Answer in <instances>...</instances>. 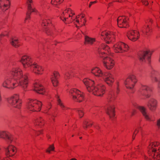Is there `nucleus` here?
Returning <instances> with one entry per match:
<instances>
[{
    "label": "nucleus",
    "mask_w": 160,
    "mask_h": 160,
    "mask_svg": "<svg viewBox=\"0 0 160 160\" xmlns=\"http://www.w3.org/2000/svg\"><path fill=\"white\" fill-rule=\"evenodd\" d=\"M12 77L7 76L5 78L2 83V86L5 88L13 89L19 85L24 91L28 84L27 76L23 75L21 69L17 68H14L11 71Z\"/></svg>",
    "instance_id": "1"
},
{
    "label": "nucleus",
    "mask_w": 160,
    "mask_h": 160,
    "mask_svg": "<svg viewBox=\"0 0 160 160\" xmlns=\"http://www.w3.org/2000/svg\"><path fill=\"white\" fill-rule=\"evenodd\" d=\"M20 62L26 70L31 71L38 74H42L43 69L42 67L33 62L32 59L29 56L27 55L23 56Z\"/></svg>",
    "instance_id": "2"
},
{
    "label": "nucleus",
    "mask_w": 160,
    "mask_h": 160,
    "mask_svg": "<svg viewBox=\"0 0 160 160\" xmlns=\"http://www.w3.org/2000/svg\"><path fill=\"white\" fill-rule=\"evenodd\" d=\"M83 82L87 91L93 95L102 96L104 93L105 88L104 85L100 84L95 86L94 85L95 82L87 78L84 79Z\"/></svg>",
    "instance_id": "3"
},
{
    "label": "nucleus",
    "mask_w": 160,
    "mask_h": 160,
    "mask_svg": "<svg viewBox=\"0 0 160 160\" xmlns=\"http://www.w3.org/2000/svg\"><path fill=\"white\" fill-rule=\"evenodd\" d=\"M109 47L104 44L101 45L98 49V52L99 53L100 56L103 58L102 62L103 65L108 69H110L113 68L114 64V62L112 59L110 57L108 56L105 53L102 51L107 50L109 52Z\"/></svg>",
    "instance_id": "4"
},
{
    "label": "nucleus",
    "mask_w": 160,
    "mask_h": 160,
    "mask_svg": "<svg viewBox=\"0 0 160 160\" xmlns=\"http://www.w3.org/2000/svg\"><path fill=\"white\" fill-rule=\"evenodd\" d=\"M91 72L96 76L103 78L109 85H112L114 81L113 76L110 73H104L98 68L96 67L91 69Z\"/></svg>",
    "instance_id": "5"
},
{
    "label": "nucleus",
    "mask_w": 160,
    "mask_h": 160,
    "mask_svg": "<svg viewBox=\"0 0 160 160\" xmlns=\"http://www.w3.org/2000/svg\"><path fill=\"white\" fill-rule=\"evenodd\" d=\"M74 16V11L69 8H67L63 11L60 18L62 21L67 24L72 22Z\"/></svg>",
    "instance_id": "6"
},
{
    "label": "nucleus",
    "mask_w": 160,
    "mask_h": 160,
    "mask_svg": "<svg viewBox=\"0 0 160 160\" xmlns=\"http://www.w3.org/2000/svg\"><path fill=\"white\" fill-rule=\"evenodd\" d=\"M149 152H152V155L154 159L159 160L160 159V144L158 142L151 143L148 147Z\"/></svg>",
    "instance_id": "7"
},
{
    "label": "nucleus",
    "mask_w": 160,
    "mask_h": 160,
    "mask_svg": "<svg viewBox=\"0 0 160 160\" xmlns=\"http://www.w3.org/2000/svg\"><path fill=\"white\" fill-rule=\"evenodd\" d=\"M42 106V102L36 99H29L27 102V108L32 111H40Z\"/></svg>",
    "instance_id": "8"
},
{
    "label": "nucleus",
    "mask_w": 160,
    "mask_h": 160,
    "mask_svg": "<svg viewBox=\"0 0 160 160\" xmlns=\"http://www.w3.org/2000/svg\"><path fill=\"white\" fill-rule=\"evenodd\" d=\"M86 20L84 14H81L77 16H74L72 23H73L78 28L84 25L86 23Z\"/></svg>",
    "instance_id": "9"
},
{
    "label": "nucleus",
    "mask_w": 160,
    "mask_h": 160,
    "mask_svg": "<svg viewBox=\"0 0 160 160\" xmlns=\"http://www.w3.org/2000/svg\"><path fill=\"white\" fill-rule=\"evenodd\" d=\"M69 93L72 99L75 101L80 102L83 100V93L77 89L73 88L71 89Z\"/></svg>",
    "instance_id": "10"
},
{
    "label": "nucleus",
    "mask_w": 160,
    "mask_h": 160,
    "mask_svg": "<svg viewBox=\"0 0 160 160\" xmlns=\"http://www.w3.org/2000/svg\"><path fill=\"white\" fill-rule=\"evenodd\" d=\"M9 103L14 107L20 108L21 104V101L19 99L18 95L16 94L8 99Z\"/></svg>",
    "instance_id": "11"
},
{
    "label": "nucleus",
    "mask_w": 160,
    "mask_h": 160,
    "mask_svg": "<svg viewBox=\"0 0 160 160\" xmlns=\"http://www.w3.org/2000/svg\"><path fill=\"white\" fill-rule=\"evenodd\" d=\"M128 18L124 16H120L117 19L118 25L120 28H127L129 26Z\"/></svg>",
    "instance_id": "12"
},
{
    "label": "nucleus",
    "mask_w": 160,
    "mask_h": 160,
    "mask_svg": "<svg viewBox=\"0 0 160 160\" xmlns=\"http://www.w3.org/2000/svg\"><path fill=\"white\" fill-rule=\"evenodd\" d=\"M151 55L149 51H140L138 53V58L141 62H145L147 60L149 62Z\"/></svg>",
    "instance_id": "13"
},
{
    "label": "nucleus",
    "mask_w": 160,
    "mask_h": 160,
    "mask_svg": "<svg viewBox=\"0 0 160 160\" xmlns=\"http://www.w3.org/2000/svg\"><path fill=\"white\" fill-rule=\"evenodd\" d=\"M113 48L116 52L122 53L127 51L128 50V47L124 43L119 42L115 44Z\"/></svg>",
    "instance_id": "14"
},
{
    "label": "nucleus",
    "mask_w": 160,
    "mask_h": 160,
    "mask_svg": "<svg viewBox=\"0 0 160 160\" xmlns=\"http://www.w3.org/2000/svg\"><path fill=\"white\" fill-rule=\"evenodd\" d=\"M137 82V80L136 77L133 75H131L125 80L124 83L126 87L127 88L132 89Z\"/></svg>",
    "instance_id": "15"
},
{
    "label": "nucleus",
    "mask_w": 160,
    "mask_h": 160,
    "mask_svg": "<svg viewBox=\"0 0 160 160\" xmlns=\"http://www.w3.org/2000/svg\"><path fill=\"white\" fill-rule=\"evenodd\" d=\"M41 25L44 29H56L54 28V25L52 23L51 20L48 18H45L42 20Z\"/></svg>",
    "instance_id": "16"
},
{
    "label": "nucleus",
    "mask_w": 160,
    "mask_h": 160,
    "mask_svg": "<svg viewBox=\"0 0 160 160\" xmlns=\"http://www.w3.org/2000/svg\"><path fill=\"white\" fill-rule=\"evenodd\" d=\"M119 92V90L118 87L115 90L111 89L108 97V101L112 102H113L117 97Z\"/></svg>",
    "instance_id": "17"
},
{
    "label": "nucleus",
    "mask_w": 160,
    "mask_h": 160,
    "mask_svg": "<svg viewBox=\"0 0 160 160\" xmlns=\"http://www.w3.org/2000/svg\"><path fill=\"white\" fill-rule=\"evenodd\" d=\"M152 89L146 85H142L139 90L141 94L145 96L147 98H148L150 96V93Z\"/></svg>",
    "instance_id": "18"
},
{
    "label": "nucleus",
    "mask_w": 160,
    "mask_h": 160,
    "mask_svg": "<svg viewBox=\"0 0 160 160\" xmlns=\"http://www.w3.org/2000/svg\"><path fill=\"white\" fill-rule=\"evenodd\" d=\"M10 5V0H0V10L3 12L8 10Z\"/></svg>",
    "instance_id": "19"
},
{
    "label": "nucleus",
    "mask_w": 160,
    "mask_h": 160,
    "mask_svg": "<svg viewBox=\"0 0 160 160\" xmlns=\"http://www.w3.org/2000/svg\"><path fill=\"white\" fill-rule=\"evenodd\" d=\"M139 33L138 31H128L127 33V36L130 40L135 41L138 38Z\"/></svg>",
    "instance_id": "20"
},
{
    "label": "nucleus",
    "mask_w": 160,
    "mask_h": 160,
    "mask_svg": "<svg viewBox=\"0 0 160 160\" xmlns=\"http://www.w3.org/2000/svg\"><path fill=\"white\" fill-rule=\"evenodd\" d=\"M145 24L143 26V29L152 30L154 29V23L152 19L148 18L145 21Z\"/></svg>",
    "instance_id": "21"
},
{
    "label": "nucleus",
    "mask_w": 160,
    "mask_h": 160,
    "mask_svg": "<svg viewBox=\"0 0 160 160\" xmlns=\"http://www.w3.org/2000/svg\"><path fill=\"white\" fill-rule=\"evenodd\" d=\"M115 108L114 106L112 104L109 105L107 107L105 108L107 114L109 116L110 118L112 120L115 116Z\"/></svg>",
    "instance_id": "22"
},
{
    "label": "nucleus",
    "mask_w": 160,
    "mask_h": 160,
    "mask_svg": "<svg viewBox=\"0 0 160 160\" xmlns=\"http://www.w3.org/2000/svg\"><path fill=\"white\" fill-rule=\"evenodd\" d=\"M0 138L5 140L8 143H11L12 141L11 134L8 132L3 131L0 132Z\"/></svg>",
    "instance_id": "23"
},
{
    "label": "nucleus",
    "mask_w": 160,
    "mask_h": 160,
    "mask_svg": "<svg viewBox=\"0 0 160 160\" xmlns=\"http://www.w3.org/2000/svg\"><path fill=\"white\" fill-rule=\"evenodd\" d=\"M157 105V102L153 98L150 99L147 104V106L148 108L152 111H153L155 110Z\"/></svg>",
    "instance_id": "24"
},
{
    "label": "nucleus",
    "mask_w": 160,
    "mask_h": 160,
    "mask_svg": "<svg viewBox=\"0 0 160 160\" xmlns=\"http://www.w3.org/2000/svg\"><path fill=\"white\" fill-rule=\"evenodd\" d=\"M26 3L27 5L28 10V12H34L37 13L38 11L33 7V1L32 0H27Z\"/></svg>",
    "instance_id": "25"
},
{
    "label": "nucleus",
    "mask_w": 160,
    "mask_h": 160,
    "mask_svg": "<svg viewBox=\"0 0 160 160\" xmlns=\"http://www.w3.org/2000/svg\"><path fill=\"white\" fill-rule=\"evenodd\" d=\"M5 149L6 154L7 156H13L16 152V148L13 146H10L8 148Z\"/></svg>",
    "instance_id": "26"
},
{
    "label": "nucleus",
    "mask_w": 160,
    "mask_h": 160,
    "mask_svg": "<svg viewBox=\"0 0 160 160\" xmlns=\"http://www.w3.org/2000/svg\"><path fill=\"white\" fill-rule=\"evenodd\" d=\"M34 91L40 94H43L45 92L43 87L40 84L37 83H35L34 85Z\"/></svg>",
    "instance_id": "27"
},
{
    "label": "nucleus",
    "mask_w": 160,
    "mask_h": 160,
    "mask_svg": "<svg viewBox=\"0 0 160 160\" xmlns=\"http://www.w3.org/2000/svg\"><path fill=\"white\" fill-rule=\"evenodd\" d=\"M137 108L140 110L146 119L149 120H151L150 117L147 112V109L146 108L143 106H137Z\"/></svg>",
    "instance_id": "28"
},
{
    "label": "nucleus",
    "mask_w": 160,
    "mask_h": 160,
    "mask_svg": "<svg viewBox=\"0 0 160 160\" xmlns=\"http://www.w3.org/2000/svg\"><path fill=\"white\" fill-rule=\"evenodd\" d=\"M9 41L10 44L16 48H18L20 46L18 38L16 37H12L9 40Z\"/></svg>",
    "instance_id": "29"
},
{
    "label": "nucleus",
    "mask_w": 160,
    "mask_h": 160,
    "mask_svg": "<svg viewBox=\"0 0 160 160\" xmlns=\"http://www.w3.org/2000/svg\"><path fill=\"white\" fill-rule=\"evenodd\" d=\"M59 76L58 73L57 72H55L51 78L52 82L54 87L57 86L58 85V81L57 79Z\"/></svg>",
    "instance_id": "30"
},
{
    "label": "nucleus",
    "mask_w": 160,
    "mask_h": 160,
    "mask_svg": "<svg viewBox=\"0 0 160 160\" xmlns=\"http://www.w3.org/2000/svg\"><path fill=\"white\" fill-rule=\"evenodd\" d=\"M102 35L105 39H108L113 36V33L110 31H104L102 32Z\"/></svg>",
    "instance_id": "31"
},
{
    "label": "nucleus",
    "mask_w": 160,
    "mask_h": 160,
    "mask_svg": "<svg viewBox=\"0 0 160 160\" xmlns=\"http://www.w3.org/2000/svg\"><path fill=\"white\" fill-rule=\"evenodd\" d=\"M34 123L35 126L41 128L44 125V122L43 120L41 117H40L35 120Z\"/></svg>",
    "instance_id": "32"
},
{
    "label": "nucleus",
    "mask_w": 160,
    "mask_h": 160,
    "mask_svg": "<svg viewBox=\"0 0 160 160\" xmlns=\"http://www.w3.org/2000/svg\"><path fill=\"white\" fill-rule=\"evenodd\" d=\"M95 41V38H91L88 36H85V42L84 44H89L92 45L93 42Z\"/></svg>",
    "instance_id": "33"
},
{
    "label": "nucleus",
    "mask_w": 160,
    "mask_h": 160,
    "mask_svg": "<svg viewBox=\"0 0 160 160\" xmlns=\"http://www.w3.org/2000/svg\"><path fill=\"white\" fill-rule=\"evenodd\" d=\"M151 80L152 81L156 82L157 83L158 88L160 89V78L156 77V76L151 75Z\"/></svg>",
    "instance_id": "34"
},
{
    "label": "nucleus",
    "mask_w": 160,
    "mask_h": 160,
    "mask_svg": "<svg viewBox=\"0 0 160 160\" xmlns=\"http://www.w3.org/2000/svg\"><path fill=\"white\" fill-rule=\"evenodd\" d=\"M56 98H57V102L58 104L59 105L62 109L63 110L66 109L68 108L65 106L64 105L63 103L62 102L60 99L59 98V97L58 96H56Z\"/></svg>",
    "instance_id": "35"
},
{
    "label": "nucleus",
    "mask_w": 160,
    "mask_h": 160,
    "mask_svg": "<svg viewBox=\"0 0 160 160\" xmlns=\"http://www.w3.org/2000/svg\"><path fill=\"white\" fill-rule=\"evenodd\" d=\"M63 0H52L51 3L55 6H57L61 4Z\"/></svg>",
    "instance_id": "36"
},
{
    "label": "nucleus",
    "mask_w": 160,
    "mask_h": 160,
    "mask_svg": "<svg viewBox=\"0 0 160 160\" xmlns=\"http://www.w3.org/2000/svg\"><path fill=\"white\" fill-rule=\"evenodd\" d=\"M93 124V122H89L86 121H85L83 122V127L85 129H86L88 127H91Z\"/></svg>",
    "instance_id": "37"
},
{
    "label": "nucleus",
    "mask_w": 160,
    "mask_h": 160,
    "mask_svg": "<svg viewBox=\"0 0 160 160\" xmlns=\"http://www.w3.org/2000/svg\"><path fill=\"white\" fill-rule=\"evenodd\" d=\"M76 110L80 118H82L84 115V112L80 108H78L76 109Z\"/></svg>",
    "instance_id": "38"
},
{
    "label": "nucleus",
    "mask_w": 160,
    "mask_h": 160,
    "mask_svg": "<svg viewBox=\"0 0 160 160\" xmlns=\"http://www.w3.org/2000/svg\"><path fill=\"white\" fill-rule=\"evenodd\" d=\"M30 12H27L26 14V16L25 19V22L26 23L27 22H28V20H30L31 18V13Z\"/></svg>",
    "instance_id": "39"
},
{
    "label": "nucleus",
    "mask_w": 160,
    "mask_h": 160,
    "mask_svg": "<svg viewBox=\"0 0 160 160\" xmlns=\"http://www.w3.org/2000/svg\"><path fill=\"white\" fill-rule=\"evenodd\" d=\"M54 145H51L46 150V152H47L50 153V151L51 150L53 151V150H54Z\"/></svg>",
    "instance_id": "40"
},
{
    "label": "nucleus",
    "mask_w": 160,
    "mask_h": 160,
    "mask_svg": "<svg viewBox=\"0 0 160 160\" xmlns=\"http://www.w3.org/2000/svg\"><path fill=\"white\" fill-rule=\"evenodd\" d=\"M70 75H71L70 72H67L66 73H65V74L64 78L65 79H67L68 78H70Z\"/></svg>",
    "instance_id": "41"
},
{
    "label": "nucleus",
    "mask_w": 160,
    "mask_h": 160,
    "mask_svg": "<svg viewBox=\"0 0 160 160\" xmlns=\"http://www.w3.org/2000/svg\"><path fill=\"white\" fill-rule=\"evenodd\" d=\"M142 4L145 5H148V2L147 0H142Z\"/></svg>",
    "instance_id": "42"
},
{
    "label": "nucleus",
    "mask_w": 160,
    "mask_h": 160,
    "mask_svg": "<svg viewBox=\"0 0 160 160\" xmlns=\"http://www.w3.org/2000/svg\"><path fill=\"white\" fill-rule=\"evenodd\" d=\"M97 2V1H94L90 2V3H89V8H90L91 7V6L93 4H95Z\"/></svg>",
    "instance_id": "43"
},
{
    "label": "nucleus",
    "mask_w": 160,
    "mask_h": 160,
    "mask_svg": "<svg viewBox=\"0 0 160 160\" xmlns=\"http://www.w3.org/2000/svg\"><path fill=\"white\" fill-rule=\"evenodd\" d=\"M157 125L158 128H160V118L157 121Z\"/></svg>",
    "instance_id": "44"
},
{
    "label": "nucleus",
    "mask_w": 160,
    "mask_h": 160,
    "mask_svg": "<svg viewBox=\"0 0 160 160\" xmlns=\"http://www.w3.org/2000/svg\"><path fill=\"white\" fill-rule=\"evenodd\" d=\"M138 130L137 129H136L134 132L133 133V134H134L135 136L138 133Z\"/></svg>",
    "instance_id": "45"
},
{
    "label": "nucleus",
    "mask_w": 160,
    "mask_h": 160,
    "mask_svg": "<svg viewBox=\"0 0 160 160\" xmlns=\"http://www.w3.org/2000/svg\"><path fill=\"white\" fill-rule=\"evenodd\" d=\"M48 110H46L45 111V113L47 114L48 115H51V114L48 112Z\"/></svg>",
    "instance_id": "46"
},
{
    "label": "nucleus",
    "mask_w": 160,
    "mask_h": 160,
    "mask_svg": "<svg viewBox=\"0 0 160 160\" xmlns=\"http://www.w3.org/2000/svg\"><path fill=\"white\" fill-rule=\"evenodd\" d=\"M142 32L144 34V35L145 34H146V35L147 34L148 32L146 31H145V30L143 31H142Z\"/></svg>",
    "instance_id": "47"
},
{
    "label": "nucleus",
    "mask_w": 160,
    "mask_h": 160,
    "mask_svg": "<svg viewBox=\"0 0 160 160\" xmlns=\"http://www.w3.org/2000/svg\"><path fill=\"white\" fill-rule=\"evenodd\" d=\"M145 160H151L149 159H148V158H146V156L145 157Z\"/></svg>",
    "instance_id": "48"
},
{
    "label": "nucleus",
    "mask_w": 160,
    "mask_h": 160,
    "mask_svg": "<svg viewBox=\"0 0 160 160\" xmlns=\"http://www.w3.org/2000/svg\"><path fill=\"white\" fill-rule=\"evenodd\" d=\"M101 2L102 3H104V2H103V0H101Z\"/></svg>",
    "instance_id": "49"
},
{
    "label": "nucleus",
    "mask_w": 160,
    "mask_h": 160,
    "mask_svg": "<svg viewBox=\"0 0 160 160\" xmlns=\"http://www.w3.org/2000/svg\"><path fill=\"white\" fill-rule=\"evenodd\" d=\"M70 160H77L75 158H72V159H71Z\"/></svg>",
    "instance_id": "50"
},
{
    "label": "nucleus",
    "mask_w": 160,
    "mask_h": 160,
    "mask_svg": "<svg viewBox=\"0 0 160 160\" xmlns=\"http://www.w3.org/2000/svg\"><path fill=\"white\" fill-rule=\"evenodd\" d=\"M135 137H134L133 135L132 136V139L134 140L135 139Z\"/></svg>",
    "instance_id": "51"
},
{
    "label": "nucleus",
    "mask_w": 160,
    "mask_h": 160,
    "mask_svg": "<svg viewBox=\"0 0 160 160\" xmlns=\"http://www.w3.org/2000/svg\"><path fill=\"white\" fill-rule=\"evenodd\" d=\"M109 41H107V43H109Z\"/></svg>",
    "instance_id": "52"
},
{
    "label": "nucleus",
    "mask_w": 160,
    "mask_h": 160,
    "mask_svg": "<svg viewBox=\"0 0 160 160\" xmlns=\"http://www.w3.org/2000/svg\"><path fill=\"white\" fill-rule=\"evenodd\" d=\"M48 108V109L49 110V109L50 108Z\"/></svg>",
    "instance_id": "53"
},
{
    "label": "nucleus",
    "mask_w": 160,
    "mask_h": 160,
    "mask_svg": "<svg viewBox=\"0 0 160 160\" xmlns=\"http://www.w3.org/2000/svg\"><path fill=\"white\" fill-rule=\"evenodd\" d=\"M79 138H80V139H81V138H82V137H80Z\"/></svg>",
    "instance_id": "54"
},
{
    "label": "nucleus",
    "mask_w": 160,
    "mask_h": 160,
    "mask_svg": "<svg viewBox=\"0 0 160 160\" xmlns=\"http://www.w3.org/2000/svg\"><path fill=\"white\" fill-rule=\"evenodd\" d=\"M133 115V112H132V115Z\"/></svg>",
    "instance_id": "55"
},
{
    "label": "nucleus",
    "mask_w": 160,
    "mask_h": 160,
    "mask_svg": "<svg viewBox=\"0 0 160 160\" xmlns=\"http://www.w3.org/2000/svg\"><path fill=\"white\" fill-rule=\"evenodd\" d=\"M52 117H54V116L53 115H52Z\"/></svg>",
    "instance_id": "56"
},
{
    "label": "nucleus",
    "mask_w": 160,
    "mask_h": 160,
    "mask_svg": "<svg viewBox=\"0 0 160 160\" xmlns=\"http://www.w3.org/2000/svg\"><path fill=\"white\" fill-rule=\"evenodd\" d=\"M47 137H48V138H50V137H49V136H47Z\"/></svg>",
    "instance_id": "57"
},
{
    "label": "nucleus",
    "mask_w": 160,
    "mask_h": 160,
    "mask_svg": "<svg viewBox=\"0 0 160 160\" xmlns=\"http://www.w3.org/2000/svg\"><path fill=\"white\" fill-rule=\"evenodd\" d=\"M73 136H74V135H72V137H73Z\"/></svg>",
    "instance_id": "58"
},
{
    "label": "nucleus",
    "mask_w": 160,
    "mask_h": 160,
    "mask_svg": "<svg viewBox=\"0 0 160 160\" xmlns=\"http://www.w3.org/2000/svg\"><path fill=\"white\" fill-rule=\"evenodd\" d=\"M106 0V1H107V0Z\"/></svg>",
    "instance_id": "59"
}]
</instances>
